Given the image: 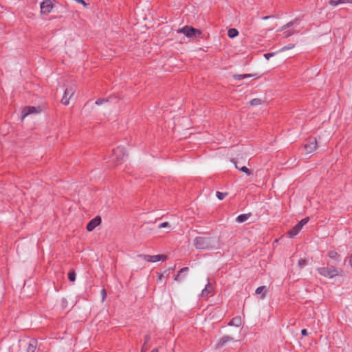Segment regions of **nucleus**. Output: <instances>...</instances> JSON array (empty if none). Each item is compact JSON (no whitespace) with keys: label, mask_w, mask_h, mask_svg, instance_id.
<instances>
[{"label":"nucleus","mask_w":352,"mask_h":352,"mask_svg":"<svg viewBox=\"0 0 352 352\" xmlns=\"http://www.w3.org/2000/svg\"><path fill=\"white\" fill-rule=\"evenodd\" d=\"M217 241L215 238L209 235L203 236H197L194 239V245L196 249L199 250H210L216 247Z\"/></svg>","instance_id":"nucleus-1"},{"label":"nucleus","mask_w":352,"mask_h":352,"mask_svg":"<svg viewBox=\"0 0 352 352\" xmlns=\"http://www.w3.org/2000/svg\"><path fill=\"white\" fill-rule=\"evenodd\" d=\"M37 340L28 338H23L19 341V346L21 352H35L37 348Z\"/></svg>","instance_id":"nucleus-2"},{"label":"nucleus","mask_w":352,"mask_h":352,"mask_svg":"<svg viewBox=\"0 0 352 352\" xmlns=\"http://www.w3.org/2000/svg\"><path fill=\"white\" fill-rule=\"evenodd\" d=\"M317 270L320 275L328 278H332L339 274V270L333 265L318 267Z\"/></svg>","instance_id":"nucleus-3"},{"label":"nucleus","mask_w":352,"mask_h":352,"mask_svg":"<svg viewBox=\"0 0 352 352\" xmlns=\"http://www.w3.org/2000/svg\"><path fill=\"white\" fill-rule=\"evenodd\" d=\"M177 33H182L188 38L197 37L201 34L200 30L194 28L193 27L186 25L177 30Z\"/></svg>","instance_id":"nucleus-4"},{"label":"nucleus","mask_w":352,"mask_h":352,"mask_svg":"<svg viewBox=\"0 0 352 352\" xmlns=\"http://www.w3.org/2000/svg\"><path fill=\"white\" fill-rule=\"evenodd\" d=\"M76 87L75 85L67 87L65 90L63 97L61 100V102L64 105H68L69 103V99L74 96L76 92Z\"/></svg>","instance_id":"nucleus-5"},{"label":"nucleus","mask_w":352,"mask_h":352,"mask_svg":"<svg viewBox=\"0 0 352 352\" xmlns=\"http://www.w3.org/2000/svg\"><path fill=\"white\" fill-rule=\"evenodd\" d=\"M309 217L302 219L294 227H293L287 233L289 237H294L297 235L302 227L309 221Z\"/></svg>","instance_id":"nucleus-6"},{"label":"nucleus","mask_w":352,"mask_h":352,"mask_svg":"<svg viewBox=\"0 0 352 352\" xmlns=\"http://www.w3.org/2000/svg\"><path fill=\"white\" fill-rule=\"evenodd\" d=\"M126 156L124 148L118 146L113 150V154L111 156L112 160L118 162H122Z\"/></svg>","instance_id":"nucleus-7"},{"label":"nucleus","mask_w":352,"mask_h":352,"mask_svg":"<svg viewBox=\"0 0 352 352\" xmlns=\"http://www.w3.org/2000/svg\"><path fill=\"white\" fill-rule=\"evenodd\" d=\"M318 146L317 139L314 137H310L307 139V143L305 144V148L307 153H311L314 151Z\"/></svg>","instance_id":"nucleus-8"},{"label":"nucleus","mask_w":352,"mask_h":352,"mask_svg":"<svg viewBox=\"0 0 352 352\" xmlns=\"http://www.w3.org/2000/svg\"><path fill=\"white\" fill-rule=\"evenodd\" d=\"M53 8V4L50 0H45L41 3V12L43 14H49Z\"/></svg>","instance_id":"nucleus-9"},{"label":"nucleus","mask_w":352,"mask_h":352,"mask_svg":"<svg viewBox=\"0 0 352 352\" xmlns=\"http://www.w3.org/2000/svg\"><path fill=\"white\" fill-rule=\"evenodd\" d=\"M101 223V217L100 216H97L93 219H91L87 225V230L89 232L94 230L98 226H99Z\"/></svg>","instance_id":"nucleus-10"},{"label":"nucleus","mask_w":352,"mask_h":352,"mask_svg":"<svg viewBox=\"0 0 352 352\" xmlns=\"http://www.w3.org/2000/svg\"><path fill=\"white\" fill-rule=\"evenodd\" d=\"M40 111V107L36 108L35 107H25L23 110L22 120L26 116L32 113H37Z\"/></svg>","instance_id":"nucleus-11"},{"label":"nucleus","mask_w":352,"mask_h":352,"mask_svg":"<svg viewBox=\"0 0 352 352\" xmlns=\"http://www.w3.org/2000/svg\"><path fill=\"white\" fill-rule=\"evenodd\" d=\"M234 341V338L229 336H223L217 344V348H221L226 345L229 342Z\"/></svg>","instance_id":"nucleus-12"},{"label":"nucleus","mask_w":352,"mask_h":352,"mask_svg":"<svg viewBox=\"0 0 352 352\" xmlns=\"http://www.w3.org/2000/svg\"><path fill=\"white\" fill-rule=\"evenodd\" d=\"M208 283L206 285L205 288L201 291V296L202 297H208L210 294H211L213 292V287L211 285L209 279L208 278Z\"/></svg>","instance_id":"nucleus-13"},{"label":"nucleus","mask_w":352,"mask_h":352,"mask_svg":"<svg viewBox=\"0 0 352 352\" xmlns=\"http://www.w3.org/2000/svg\"><path fill=\"white\" fill-rule=\"evenodd\" d=\"M251 77H254V78H258V76H256V74H234L233 76V78L235 80H241V79H244V78H251Z\"/></svg>","instance_id":"nucleus-14"},{"label":"nucleus","mask_w":352,"mask_h":352,"mask_svg":"<svg viewBox=\"0 0 352 352\" xmlns=\"http://www.w3.org/2000/svg\"><path fill=\"white\" fill-rule=\"evenodd\" d=\"M229 326H235V327H240L241 325V317H235L233 318L229 322Z\"/></svg>","instance_id":"nucleus-15"},{"label":"nucleus","mask_w":352,"mask_h":352,"mask_svg":"<svg viewBox=\"0 0 352 352\" xmlns=\"http://www.w3.org/2000/svg\"><path fill=\"white\" fill-rule=\"evenodd\" d=\"M167 259V256L164 254H157L151 256V262L155 263L157 261H164Z\"/></svg>","instance_id":"nucleus-16"},{"label":"nucleus","mask_w":352,"mask_h":352,"mask_svg":"<svg viewBox=\"0 0 352 352\" xmlns=\"http://www.w3.org/2000/svg\"><path fill=\"white\" fill-rule=\"evenodd\" d=\"M251 216V214L250 213H248V214H240L236 218V221L238 222V223H243L245 221H247L250 217Z\"/></svg>","instance_id":"nucleus-17"},{"label":"nucleus","mask_w":352,"mask_h":352,"mask_svg":"<svg viewBox=\"0 0 352 352\" xmlns=\"http://www.w3.org/2000/svg\"><path fill=\"white\" fill-rule=\"evenodd\" d=\"M238 34H239V32L235 28H231L228 32V35L230 38H234L236 36H238Z\"/></svg>","instance_id":"nucleus-18"},{"label":"nucleus","mask_w":352,"mask_h":352,"mask_svg":"<svg viewBox=\"0 0 352 352\" xmlns=\"http://www.w3.org/2000/svg\"><path fill=\"white\" fill-rule=\"evenodd\" d=\"M235 167H236V168H237L239 170L245 173L248 175H252L251 170L249 168H248L246 166H242L241 168H239V166L237 164H235Z\"/></svg>","instance_id":"nucleus-19"},{"label":"nucleus","mask_w":352,"mask_h":352,"mask_svg":"<svg viewBox=\"0 0 352 352\" xmlns=\"http://www.w3.org/2000/svg\"><path fill=\"white\" fill-rule=\"evenodd\" d=\"M68 278L70 281L74 282L76 280V272L74 270H71L68 273Z\"/></svg>","instance_id":"nucleus-20"},{"label":"nucleus","mask_w":352,"mask_h":352,"mask_svg":"<svg viewBox=\"0 0 352 352\" xmlns=\"http://www.w3.org/2000/svg\"><path fill=\"white\" fill-rule=\"evenodd\" d=\"M138 257L140 258H143L144 261H146L147 262H151V255L138 254Z\"/></svg>","instance_id":"nucleus-21"},{"label":"nucleus","mask_w":352,"mask_h":352,"mask_svg":"<svg viewBox=\"0 0 352 352\" xmlns=\"http://www.w3.org/2000/svg\"><path fill=\"white\" fill-rule=\"evenodd\" d=\"M188 267H183L179 271V273L175 277V280H179V278H180V275L182 273L184 272H188Z\"/></svg>","instance_id":"nucleus-22"},{"label":"nucleus","mask_w":352,"mask_h":352,"mask_svg":"<svg viewBox=\"0 0 352 352\" xmlns=\"http://www.w3.org/2000/svg\"><path fill=\"white\" fill-rule=\"evenodd\" d=\"M262 102V100L259 98H254L250 101V103L252 106H256L261 104Z\"/></svg>","instance_id":"nucleus-23"},{"label":"nucleus","mask_w":352,"mask_h":352,"mask_svg":"<svg viewBox=\"0 0 352 352\" xmlns=\"http://www.w3.org/2000/svg\"><path fill=\"white\" fill-rule=\"evenodd\" d=\"M328 255L331 258H336L337 257L339 256L338 254L337 253V252L334 251V250H331L328 252Z\"/></svg>","instance_id":"nucleus-24"},{"label":"nucleus","mask_w":352,"mask_h":352,"mask_svg":"<svg viewBox=\"0 0 352 352\" xmlns=\"http://www.w3.org/2000/svg\"><path fill=\"white\" fill-rule=\"evenodd\" d=\"M297 21V19L293 20V21H289V23H287V24H285L283 28H282V30H285V29H287L288 28H290L292 27V25H294V23L296 22Z\"/></svg>","instance_id":"nucleus-25"},{"label":"nucleus","mask_w":352,"mask_h":352,"mask_svg":"<svg viewBox=\"0 0 352 352\" xmlns=\"http://www.w3.org/2000/svg\"><path fill=\"white\" fill-rule=\"evenodd\" d=\"M294 34V31L293 30H289L285 31L283 33V34H284L283 36L285 38H288V37L292 36Z\"/></svg>","instance_id":"nucleus-26"},{"label":"nucleus","mask_w":352,"mask_h":352,"mask_svg":"<svg viewBox=\"0 0 352 352\" xmlns=\"http://www.w3.org/2000/svg\"><path fill=\"white\" fill-rule=\"evenodd\" d=\"M227 195V193L217 192V197L219 200H222Z\"/></svg>","instance_id":"nucleus-27"},{"label":"nucleus","mask_w":352,"mask_h":352,"mask_svg":"<svg viewBox=\"0 0 352 352\" xmlns=\"http://www.w3.org/2000/svg\"><path fill=\"white\" fill-rule=\"evenodd\" d=\"M109 101V99H105V98H99L96 101V104L97 105H100L102 104H103L104 102H108Z\"/></svg>","instance_id":"nucleus-28"},{"label":"nucleus","mask_w":352,"mask_h":352,"mask_svg":"<svg viewBox=\"0 0 352 352\" xmlns=\"http://www.w3.org/2000/svg\"><path fill=\"white\" fill-rule=\"evenodd\" d=\"M265 289V286H261V287H258L256 289V294H261L264 290Z\"/></svg>","instance_id":"nucleus-29"},{"label":"nucleus","mask_w":352,"mask_h":352,"mask_svg":"<svg viewBox=\"0 0 352 352\" xmlns=\"http://www.w3.org/2000/svg\"><path fill=\"white\" fill-rule=\"evenodd\" d=\"M329 4L332 6H336L339 5L340 3L338 2V0H329Z\"/></svg>","instance_id":"nucleus-30"},{"label":"nucleus","mask_w":352,"mask_h":352,"mask_svg":"<svg viewBox=\"0 0 352 352\" xmlns=\"http://www.w3.org/2000/svg\"><path fill=\"white\" fill-rule=\"evenodd\" d=\"M170 225L168 222H164L161 224L159 225L158 228H167V227H169Z\"/></svg>","instance_id":"nucleus-31"},{"label":"nucleus","mask_w":352,"mask_h":352,"mask_svg":"<svg viewBox=\"0 0 352 352\" xmlns=\"http://www.w3.org/2000/svg\"><path fill=\"white\" fill-rule=\"evenodd\" d=\"M298 265L300 267H304L306 265V261L305 259H300L298 261Z\"/></svg>","instance_id":"nucleus-32"},{"label":"nucleus","mask_w":352,"mask_h":352,"mask_svg":"<svg viewBox=\"0 0 352 352\" xmlns=\"http://www.w3.org/2000/svg\"><path fill=\"white\" fill-rule=\"evenodd\" d=\"M294 47V45L293 44H289L287 46H285L282 48V50L283 51H285V50H290V49H292L293 47Z\"/></svg>","instance_id":"nucleus-33"},{"label":"nucleus","mask_w":352,"mask_h":352,"mask_svg":"<svg viewBox=\"0 0 352 352\" xmlns=\"http://www.w3.org/2000/svg\"><path fill=\"white\" fill-rule=\"evenodd\" d=\"M274 53H267L264 54V56L267 60H269L271 57L274 56Z\"/></svg>","instance_id":"nucleus-34"},{"label":"nucleus","mask_w":352,"mask_h":352,"mask_svg":"<svg viewBox=\"0 0 352 352\" xmlns=\"http://www.w3.org/2000/svg\"><path fill=\"white\" fill-rule=\"evenodd\" d=\"M151 338L148 335L145 336L144 337V344H146L149 340Z\"/></svg>","instance_id":"nucleus-35"},{"label":"nucleus","mask_w":352,"mask_h":352,"mask_svg":"<svg viewBox=\"0 0 352 352\" xmlns=\"http://www.w3.org/2000/svg\"><path fill=\"white\" fill-rule=\"evenodd\" d=\"M301 333L303 336H306L308 334L307 331L305 329H302Z\"/></svg>","instance_id":"nucleus-36"},{"label":"nucleus","mask_w":352,"mask_h":352,"mask_svg":"<svg viewBox=\"0 0 352 352\" xmlns=\"http://www.w3.org/2000/svg\"><path fill=\"white\" fill-rule=\"evenodd\" d=\"M77 2L79 3L82 4L85 6L87 5L84 0H78Z\"/></svg>","instance_id":"nucleus-37"},{"label":"nucleus","mask_w":352,"mask_h":352,"mask_svg":"<svg viewBox=\"0 0 352 352\" xmlns=\"http://www.w3.org/2000/svg\"><path fill=\"white\" fill-rule=\"evenodd\" d=\"M339 3H348V0H338Z\"/></svg>","instance_id":"nucleus-38"},{"label":"nucleus","mask_w":352,"mask_h":352,"mask_svg":"<svg viewBox=\"0 0 352 352\" xmlns=\"http://www.w3.org/2000/svg\"><path fill=\"white\" fill-rule=\"evenodd\" d=\"M147 350V348L146 347V344H144L142 348V352H145Z\"/></svg>","instance_id":"nucleus-39"},{"label":"nucleus","mask_w":352,"mask_h":352,"mask_svg":"<svg viewBox=\"0 0 352 352\" xmlns=\"http://www.w3.org/2000/svg\"><path fill=\"white\" fill-rule=\"evenodd\" d=\"M349 263H350V265H351V267L352 268V254L349 257Z\"/></svg>","instance_id":"nucleus-40"},{"label":"nucleus","mask_w":352,"mask_h":352,"mask_svg":"<svg viewBox=\"0 0 352 352\" xmlns=\"http://www.w3.org/2000/svg\"><path fill=\"white\" fill-rule=\"evenodd\" d=\"M163 276H164V275L162 274H158V279L159 280H162Z\"/></svg>","instance_id":"nucleus-41"},{"label":"nucleus","mask_w":352,"mask_h":352,"mask_svg":"<svg viewBox=\"0 0 352 352\" xmlns=\"http://www.w3.org/2000/svg\"><path fill=\"white\" fill-rule=\"evenodd\" d=\"M102 295H103V298H104L105 296H106V292L104 289H102Z\"/></svg>","instance_id":"nucleus-42"},{"label":"nucleus","mask_w":352,"mask_h":352,"mask_svg":"<svg viewBox=\"0 0 352 352\" xmlns=\"http://www.w3.org/2000/svg\"><path fill=\"white\" fill-rule=\"evenodd\" d=\"M269 18H270V16H266L263 17L262 19H263V20H266V19H268Z\"/></svg>","instance_id":"nucleus-43"},{"label":"nucleus","mask_w":352,"mask_h":352,"mask_svg":"<svg viewBox=\"0 0 352 352\" xmlns=\"http://www.w3.org/2000/svg\"><path fill=\"white\" fill-rule=\"evenodd\" d=\"M151 352H158V350H157V349H155Z\"/></svg>","instance_id":"nucleus-44"},{"label":"nucleus","mask_w":352,"mask_h":352,"mask_svg":"<svg viewBox=\"0 0 352 352\" xmlns=\"http://www.w3.org/2000/svg\"><path fill=\"white\" fill-rule=\"evenodd\" d=\"M348 3H352V0H348Z\"/></svg>","instance_id":"nucleus-45"},{"label":"nucleus","mask_w":352,"mask_h":352,"mask_svg":"<svg viewBox=\"0 0 352 352\" xmlns=\"http://www.w3.org/2000/svg\"><path fill=\"white\" fill-rule=\"evenodd\" d=\"M265 294H263V296H262V298H263L265 297Z\"/></svg>","instance_id":"nucleus-46"}]
</instances>
